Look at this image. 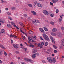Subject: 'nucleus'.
I'll use <instances>...</instances> for the list:
<instances>
[{
    "label": "nucleus",
    "instance_id": "47",
    "mask_svg": "<svg viewBox=\"0 0 64 64\" xmlns=\"http://www.w3.org/2000/svg\"><path fill=\"white\" fill-rule=\"evenodd\" d=\"M52 43H54V44H55V41H54V40H52Z\"/></svg>",
    "mask_w": 64,
    "mask_h": 64
},
{
    "label": "nucleus",
    "instance_id": "51",
    "mask_svg": "<svg viewBox=\"0 0 64 64\" xmlns=\"http://www.w3.org/2000/svg\"><path fill=\"white\" fill-rule=\"evenodd\" d=\"M24 43L25 44H26V45H27V46H28V44H27V43L26 42H24Z\"/></svg>",
    "mask_w": 64,
    "mask_h": 64
},
{
    "label": "nucleus",
    "instance_id": "2",
    "mask_svg": "<svg viewBox=\"0 0 64 64\" xmlns=\"http://www.w3.org/2000/svg\"><path fill=\"white\" fill-rule=\"evenodd\" d=\"M43 36L44 39H45L46 41H48L49 40V38H48V36L46 34H44L43 35Z\"/></svg>",
    "mask_w": 64,
    "mask_h": 64
},
{
    "label": "nucleus",
    "instance_id": "41",
    "mask_svg": "<svg viewBox=\"0 0 64 64\" xmlns=\"http://www.w3.org/2000/svg\"><path fill=\"white\" fill-rule=\"evenodd\" d=\"M61 30H64V27H63V26H62L61 28Z\"/></svg>",
    "mask_w": 64,
    "mask_h": 64
},
{
    "label": "nucleus",
    "instance_id": "54",
    "mask_svg": "<svg viewBox=\"0 0 64 64\" xmlns=\"http://www.w3.org/2000/svg\"><path fill=\"white\" fill-rule=\"evenodd\" d=\"M52 3H55V0H53L52 1Z\"/></svg>",
    "mask_w": 64,
    "mask_h": 64
},
{
    "label": "nucleus",
    "instance_id": "46",
    "mask_svg": "<svg viewBox=\"0 0 64 64\" xmlns=\"http://www.w3.org/2000/svg\"><path fill=\"white\" fill-rule=\"evenodd\" d=\"M8 19H10V20H12V18L10 16L8 17Z\"/></svg>",
    "mask_w": 64,
    "mask_h": 64
},
{
    "label": "nucleus",
    "instance_id": "26",
    "mask_svg": "<svg viewBox=\"0 0 64 64\" xmlns=\"http://www.w3.org/2000/svg\"><path fill=\"white\" fill-rule=\"evenodd\" d=\"M28 6L29 7H32V5L30 4H28Z\"/></svg>",
    "mask_w": 64,
    "mask_h": 64
},
{
    "label": "nucleus",
    "instance_id": "48",
    "mask_svg": "<svg viewBox=\"0 0 64 64\" xmlns=\"http://www.w3.org/2000/svg\"><path fill=\"white\" fill-rule=\"evenodd\" d=\"M60 49H62V48H63V46H60Z\"/></svg>",
    "mask_w": 64,
    "mask_h": 64
},
{
    "label": "nucleus",
    "instance_id": "53",
    "mask_svg": "<svg viewBox=\"0 0 64 64\" xmlns=\"http://www.w3.org/2000/svg\"><path fill=\"white\" fill-rule=\"evenodd\" d=\"M2 3H3L4 2V1H3V0H1L0 1Z\"/></svg>",
    "mask_w": 64,
    "mask_h": 64
},
{
    "label": "nucleus",
    "instance_id": "21",
    "mask_svg": "<svg viewBox=\"0 0 64 64\" xmlns=\"http://www.w3.org/2000/svg\"><path fill=\"white\" fill-rule=\"evenodd\" d=\"M35 55H36V54H33V55L32 56V58H35V57H36Z\"/></svg>",
    "mask_w": 64,
    "mask_h": 64
},
{
    "label": "nucleus",
    "instance_id": "64",
    "mask_svg": "<svg viewBox=\"0 0 64 64\" xmlns=\"http://www.w3.org/2000/svg\"><path fill=\"white\" fill-rule=\"evenodd\" d=\"M24 51H27V49H24Z\"/></svg>",
    "mask_w": 64,
    "mask_h": 64
},
{
    "label": "nucleus",
    "instance_id": "32",
    "mask_svg": "<svg viewBox=\"0 0 64 64\" xmlns=\"http://www.w3.org/2000/svg\"><path fill=\"white\" fill-rule=\"evenodd\" d=\"M53 46L54 47V48L55 49H57V46H55L54 45H53Z\"/></svg>",
    "mask_w": 64,
    "mask_h": 64
},
{
    "label": "nucleus",
    "instance_id": "28",
    "mask_svg": "<svg viewBox=\"0 0 64 64\" xmlns=\"http://www.w3.org/2000/svg\"><path fill=\"white\" fill-rule=\"evenodd\" d=\"M50 24H52V25H53L54 24V22H50Z\"/></svg>",
    "mask_w": 64,
    "mask_h": 64
},
{
    "label": "nucleus",
    "instance_id": "35",
    "mask_svg": "<svg viewBox=\"0 0 64 64\" xmlns=\"http://www.w3.org/2000/svg\"><path fill=\"white\" fill-rule=\"evenodd\" d=\"M50 16H51V17H53V16H54V14H50Z\"/></svg>",
    "mask_w": 64,
    "mask_h": 64
},
{
    "label": "nucleus",
    "instance_id": "61",
    "mask_svg": "<svg viewBox=\"0 0 64 64\" xmlns=\"http://www.w3.org/2000/svg\"><path fill=\"white\" fill-rule=\"evenodd\" d=\"M54 0V2H58V0Z\"/></svg>",
    "mask_w": 64,
    "mask_h": 64
},
{
    "label": "nucleus",
    "instance_id": "31",
    "mask_svg": "<svg viewBox=\"0 0 64 64\" xmlns=\"http://www.w3.org/2000/svg\"><path fill=\"white\" fill-rule=\"evenodd\" d=\"M14 38H16V39H18V38H17V36L14 35Z\"/></svg>",
    "mask_w": 64,
    "mask_h": 64
},
{
    "label": "nucleus",
    "instance_id": "1",
    "mask_svg": "<svg viewBox=\"0 0 64 64\" xmlns=\"http://www.w3.org/2000/svg\"><path fill=\"white\" fill-rule=\"evenodd\" d=\"M47 59L48 62H49L50 63H52L53 62L54 63L56 62V60H55V58H54L53 60L52 58L51 57H49L47 58Z\"/></svg>",
    "mask_w": 64,
    "mask_h": 64
},
{
    "label": "nucleus",
    "instance_id": "58",
    "mask_svg": "<svg viewBox=\"0 0 64 64\" xmlns=\"http://www.w3.org/2000/svg\"><path fill=\"white\" fill-rule=\"evenodd\" d=\"M11 43H13V40H11Z\"/></svg>",
    "mask_w": 64,
    "mask_h": 64
},
{
    "label": "nucleus",
    "instance_id": "13",
    "mask_svg": "<svg viewBox=\"0 0 64 64\" xmlns=\"http://www.w3.org/2000/svg\"><path fill=\"white\" fill-rule=\"evenodd\" d=\"M37 52V51L36 50H33L32 53H36V52Z\"/></svg>",
    "mask_w": 64,
    "mask_h": 64
},
{
    "label": "nucleus",
    "instance_id": "30",
    "mask_svg": "<svg viewBox=\"0 0 64 64\" xmlns=\"http://www.w3.org/2000/svg\"><path fill=\"white\" fill-rule=\"evenodd\" d=\"M50 38L52 41L53 40H54V39H53V37H52V36H50Z\"/></svg>",
    "mask_w": 64,
    "mask_h": 64
},
{
    "label": "nucleus",
    "instance_id": "38",
    "mask_svg": "<svg viewBox=\"0 0 64 64\" xmlns=\"http://www.w3.org/2000/svg\"><path fill=\"white\" fill-rule=\"evenodd\" d=\"M54 53H57V51L56 50H54Z\"/></svg>",
    "mask_w": 64,
    "mask_h": 64
},
{
    "label": "nucleus",
    "instance_id": "8",
    "mask_svg": "<svg viewBox=\"0 0 64 64\" xmlns=\"http://www.w3.org/2000/svg\"><path fill=\"white\" fill-rule=\"evenodd\" d=\"M28 38L29 40V41H31V40H33V38H32V36H31L30 37H29L28 36Z\"/></svg>",
    "mask_w": 64,
    "mask_h": 64
},
{
    "label": "nucleus",
    "instance_id": "27",
    "mask_svg": "<svg viewBox=\"0 0 64 64\" xmlns=\"http://www.w3.org/2000/svg\"><path fill=\"white\" fill-rule=\"evenodd\" d=\"M62 18H60L59 20V22H61L62 21Z\"/></svg>",
    "mask_w": 64,
    "mask_h": 64
},
{
    "label": "nucleus",
    "instance_id": "42",
    "mask_svg": "<svg viewBox=\"0 0 64 64\" xmlns=\"http://www.w3.org/2000/svg\"><path fill=\"white\" fill-rule=\"evenodd\" d=\"M63 16H64V15H63V14H62L60 16V18H62L63 17Z\"/></svg>",
    "mask_w": 64,
    "mask_h": 64
},
{
    "label": "nucleus",
    "instance_id": "12",
    "mask_svg": "<svg viewBox=\"0 0 64 64\" xmlns=\"http://www.w3.org/2000/svg\"><path fill=\"white\" fill-rule=\"evenodd\" d=\"M13 46L15 48H16V49H17V48H18V47L17 46L15 45V44H13Z\"/></svg>",
    "mask_w": 64,
    "mask_h": 64
},
{
    "label": "nucleus",
    "instance_id": "56",
    "mask_svg": "<svg viewBox=\"0 0 64 64\" xmlns=\"http://www.w3.org/2000/svg\"><path fill=\"white\" fill-rule=\"evenodd\" d=\"M35 55H39V53H36V54H35Z\"/></svg>",
    "mask_w": 64,
    "mask_h": 64
},
{
    "label": "nucleus",
    "instance_id": "11",
    "mask_svg": "<svg viewBox=\"0 0 64 64\" xmlns=\"http://www.w3.org/2000/svg\"><path fill=\"white\" fill-rule=\"evenodd\" d=\"M5 31L4 29H2L1 30V32L2 33H5Z\"/></svg>",
    "mask_w": 64,
    "mask_h": 64
},
{
    "label": "nucleus",
    "instance_id": "3",
    "mask_svg": "<svg viewBox=\"0 0 64 64\" xmlns=\"http://www.w3.org/2000/svg\"><path fill=\"white\" fill-rule=\"evenodd\" d=\"M24 59L25 61H27L28 62H30L31 63H32V60H31L29 59L26 58H24Z\"/></svg>",
    "mask_w": 64,
    "mask_h": 64
},
{
    "label": "nucleus",
    "instance_id": "29",
    "mask_svg": "<svg viewBox=\"0 0 64 64\" xmlns=\"http://www.w3.org/2000/svg\"><path fill=\"white\" fill-rule=\"evenodd\" d=\"M8 14H7L8 15H11V14L10 13V12H7Z\"/></svg>",
    "mask_w": 64,
    "mask_h": 64
},
{
    "label": "nucleus",
    "instance_id": "19",
    "mask_svg": "<svg viewBox=\"0 0 64 64\" xmlns=\"http://www.w3.org/2000/svg\"><path fill=\"white\" fill-rule=\"evenodd\" d=\"M29 46L30 47L33 48V47H34V45L33 44H30V45Z\"/></svg>",
    "mask_w": 64,
    "mask_h": 64
},
{
    "label": "nucleus",
    "instance_id": "59",
    "mask_svg": "<svg viewBox=\"0 0 64 64\" xmlns=\"http://www.w3.org/2000/svg\"><path fill=\"white\" fill-rule=\"evenodd\" d=\"M24 17H26L27 16V15L26 14H24Z\"/></svg>",
    "mask_w": 64,
    "mask_h": 64
},
{
    "label": "nucleus",
    "instance_id": "50",
    "mask_svg": "<svg viewBox=\"0 0 64 64\" xmlns=\"http://www.w3.org/2000/svg\"><path fill=\"white\" fill-rule=\"evenodd\" d=\"M31 32V34H33V32L32 31H30Z\"/></svg>",
    "mask_w": 64,
    "mask_h": 64
},
{
    "label": "nucleus",
    "instance_id": "55",
    "mask_svg": "<svg viewBox=\"0 0 64 64\" xmlns=\"http://www.w3.org/2000/svg\"><path fill=\"white\" fill-rule=\"evenodd\" d=\"M16 54H18L19 53V52H18V51H17L16 52Z\"/></svg>",
    "mask_w": 64,
    "mask_h": 64
},
{
    "label": "nucleus",
    "instance_id": "20",
    "mask_svg": "<svg viewBox=\"0 0 64 64\" xmlns=\"http://www.w3.org/2000/svg\"><path fill=\"white\" fill-rule=\"evenodd\" d=\"M35 21L36 23H40V22H39V21L37 20H35Z\"/></svg>",
    "mask_w": 64,
    "mask_h": 64
},
{
    "label": "nucleus",
    "instance_id": "43",
    "mask_svg": "<svg viewBox=\"0 0 64 64\" xmlns=\"http://www.w3.org/2000/svg\"><path fill=\"white\" fill-rule=\"evenodd\" d=\"M32 23L34 25H35V21H32Z\"/></svg>",
    "mask_w": 64,
    "mask_h": 64
},
{
    "label": "nucleus",
    "instance_id": "25",
    "mask_svg": "<svg viewBox=\"0 0 64 64\" xmlns=\"http://www.w3.org/2000/svg\"><path fill=\"white\" fill-rule=\"evenodd\" d=\"M20 31L21 32H22V33L23 34H25V33L24 32H23V30H20Z\"/></svg>",
    "mask_w": 64,
    "mask_h": 64
},
{
    "label": "nucleus",
    "instance_id": "45",
    "mask_svg": "<svg viewBox=\"0 0 64 64\" xmlns=\"http://www.w3.org/2000/svg\"><path fill=\"white\" fill-rule=\"evenodd\" d=\"M22 37L24 40H25V38H24V37L23 36H22Z\"/></svg>",
    "mask_w": 64,
    "mask_h": 64
},
{
    "label": "nucleus",
    "instance_id": "9",
    "mask_svg": "<svg viewBox=\"0 0 64 64\" xmlns=\"http://www.w3.org/2000/svg\"><path fill=\"white\" fill-rule=\"evenodd\" d=\"M57 31V29L55 28H54L52 30V31L53 32H56Z\"/></svg>",
    "mask_w": 64,
    "mask_h": 64
},
{
    "label": "nucleus",
    "instance_id": "5",
    "mask_svg": "<svg viewBox=\"0 0 64 64\" xmlns=\"http://www.w3.org/2000/svg\"><path fill=\"white\" fill-rule=\"evenodd\" d=\"M39 30L41 32H44V30H43V29L42 28H39Z\"/></svg>",
    "mask_w": 64,
    "mask_h": 64
},
{
    "label": "nucleus",
    "instance_id": "16",
    "mask_svg": "<svg viewBox=\"0 0 64 64\" xmlns=\"http://www.w3.org/2000/svg\"><path fill=\"white\" fill-rule=\"evenodd\" d=\"M51 35H52V36H56V34L55 33H51Z\"/></svg>",
    "mask_w": 64,
    "mask_h": 64
},
{
    "label": "nucleus",
    "instance_id": "10",
    "mask_svg": "<svg viewBox=\"0 0 64 64\" xmlns=\"http://www.w3.org/2000/svg\"><path fill=\"white\" fill-rule=\"evenodd\" d=\"M37 5V6L38 7H41L42 6V4H38Z\"/></svg>",
    "mask_w": 64,
    "mask_h": 64
},
{
    "label": "nucleus",
    "instance_id": "36",
    "mask_svg": "<svg viewBox=\"0 0 64 64\" xmlns=\"http://www.w3.org/2000/svg\"><path fill=\"white\" fill-rule=\"evenodd\" d=\"M2 51H0V55H2Z\"/></svg>",
    "mask_w": 64,
    "mask_h": 64
},
{
    "label": "nucleus",
    "instance_id": "40",
    "mask_svg": "<svg viewBox=\"0 0 64 64\" xmlns=\"http://www.w3.org/2000/svg\"><path fill=\"white\" fill-rule=\"evenodd\" d=\"M56 13H58V12H59V10H58V9H57L56 10Z\"/></svg>",
    "mask_w": 64,
    "mask_h": 64
},
{
    "label": "nucleus",
    "instance_id": "63",
    "mask_svg": "<svg viewBox=\"0 0 64 64\" xmlns=\"http://www.w3.org/2000/svg\"><path fill=\"white\" fill-rule=\"evenodd\" d=\"M21 64H25L24 63V62H22L21 63Z\"/></svg>",
    "mask_w": 64,
    "mask_h": 64
},
{
    "label": "nucleus",
    "instance_id": "62",
    "mask_svg": "<svg viewBox=\"0 0 64 64\" xmlns=\"http://www.w3.org/2000/svg\"><path fill=\"white\" fill-rule=\"evenodd\" d=\"M22 23L21 22H19V24H20V25H21Z\"/></svg>",
    "mask_w": 64,
    "mask_h": 64
},
{
    "label": "nucleus",
    "instance_id": "15",
    "mask_svg": "<svg viewBox=\"0 0 64 64\" xmlns=\"http://www.w3.org/2000/svg\"><path fill=\"white\" fill-rule=\"evenodd\" d=\"M0 22L2 23H4V22H5V21H4V20H0Z\"/></svg>",
    "mask_w": 64,
    "mask_h": 64
},
{
    "label": "nucleus",
    "instance_id": "24",
    "mask_svg": "<svg viewBox=\"0 0 64 64\" xmlns=\"http://www.w3.org/2000/svg\"><path fill=\"white\" fill-rule=\"evenodd\" d=\"M12 10H15L16 8H15L14 7H12Z\"/></svg>",
    "mask_w": 64,
    "mask_h": 64
},
{
    "label": "nucleus",
    "instance_id": "57",
    "mask_svg": "<svg viewBox=\"0 0 64 64\" xmlns=\"http://www.w3.org/2000/svg\"><path fill=\"white\" fill-rule=\"evenodd\" d=\"M17 29H18V30H19V28H18V26L16 27Z\"/></svg>",
    "mask_w": 64,
    "mask_h": 64
},
{
    "label": "nucleus",
    "instance_id": "34",
    "mask_svg": "<svg viewBox=\"0 0 64 64\" xmlns=\"http://www.w3.org/2000/svg\"><path fill=\"white\" fill-rule=\"evenodd\" d=\"M32 38H33L34 39H36V36H32Z\"/></svg>",
    "mask_w": 64,
    "mask_h": 64
},
{
    "label": "nucleus",
    "instance_id": "4",
    "mask_svg": "<svg viewBox=\"0 0 64 64\" xmlns=\"http://www.w3.org/2000/svg\"><path fill=\"white\" fill-rule=\"evenodd\" d=\"M43 12L44 14H45L46 15H48L49 13L47 11L45 10H43Z\"/></svg>",
    "mask_w": 64,
    "mask_h": 64
},
{
    "label": "nucleus",
    "instance_id": "18",
    "mask_svg": "<svg viewBox=\"0 0 64 64\" xmlns=\"http://www.w3.org/2000/svg\"><path fill=\"white\" fill-rule=\"evenodd\" d=\"M0 47H1L2 48H3V49H5V47L2 45V44H1L0 46Z\"/></svg>",
    "mask_w": 64,
    "mask_h": 64
},
{
    "label": "nucleus",
    "instance_id": "7",
    "mask_svg": "<svg viewBox=\"0 0 64 64\" xmlns=\"http://www.w3.org/2000/svg\"><path fill=\"white\" fill-rule=\"evenodd\" d=\"M7 26L8 28H12V26L10 24H7Z\"/></svg>",
    "mask_w": 64,
    "mask_h": 64
},
{
    "label": "nucleus",
    "instance_id": "14",
    "mask_svg": "<svg viewBox=\"0 0 64 64\" xmlns=\"http://www.w3.org/2000/svg\"><path fill=\"white\" fill-rule=\"evenodd\" d=\"M64 42V39H62V42H61L62 45H63Z\"/></svg>",
    "mask_w": 64,
    "mask_h": 64
},
{
    "label": "nucleus",
    "instance_id": "23",
    "mask_svg": "<svg viewBox=\"0 0 64 64\" xmlns=\"http://www.w3.org/2000/svg\"><path fill=\"white\" fill-rule=\"evenodd\" d=\"M44 43H45V46H47V45H48V42H44Z\"/></svg>",
    "mask_w": 64,
    "mask_h": 64
},
{
    "label": "nucleus",
    "instance_id": "33",
    "mask_svg": "<svg viewBox=\"0 0 64 64\" xmlns=\"http://www.w3.org/2000/svg\"><path fill=\"white\" fill-rule=\"evenodd\" d=\"M44 42H42L41 44V45H42V46H43V45H44Z\"/></svg>",
    "mask_w": 64,
    "mask_h": 64
},
{
    "label": "nucleus",
    "instance_id": "37",
    "mask_svg": "<svg viewBox=\"0 0 64 64\" xmlns=\"http://www.w3.org/2000/svg\"><path fill=\"white\" fill-rule=\"evenodd\" d=\"M4 53L5 56H6V55H7V53H6V52H4Z\"/></svg>",
    "mask_w": 64,
    "mask_h": 64
},
{
    "label": "nucleus",
    "instance_id": "49",
    "mask_svg": "<svg viewBox=\"0 0 64 64\" xmlns=\"http://www.w3.org/2000/svg\"><path fill=\"white\" fill-rule=\"evenodd\" d=\"M42 62H43L44 63H45V61L44 60H42Z\"/></svg>",
    "mask_w": 64,
    "mask_h": 64
},
{
    "label": "nucleus",
    "instance_id": "52",
    "mask_svg": "<svg viewBox=\"0 0 64 64\" xmlns=\"http://www.w3.org/2000/svg\"><path fill=\"white\" fill-rule=\"evenodd\" d=\"M40 44H38V46H40Z\"/></svg>",
    "mask_w": 64,
    "mask_h": 64
},
{
    "label": "nucleus",
    "instance_id": "6",
    "mask_svg": "<svg viewBox=\"0 0 64 64\" xmlns=\"http://www.w3.org/2000/svg\"><path fill=\"white\" fill-rule=\"evenodd\" d=\"M31 12L33 14V15H36V13L35 12H34V11H32Z\"/></svg>",
    "mask_w": 64,
    "mask_h": 64
},
{
    "label": "nucleus",
    "instance_id": "44",
    "mask_svg": "<svg viewBox=\"0 0 64 64\" xmlns=\"http://www.w3.org/2000/svg\"><path fill=\"white\" fill-rule=\"evenodd\" d=\"M50 4L51 5H52V6H53V4L51 2H50Z\"/></svg>",
    "mask_w": 64,
    "mask_h": 64
},
{
    "label": "nucleus",
    "instance_id": "60",
    "mask_svg": "<svg viewBox=\"0 0 64 64\" xmlns=\"http://www.w3.org/2000/svg\"><path fill=\"white\" fill-rule=\"evenodd\" d=\"M10 64H14V63L13 62H12L10 63Z\"/></svg>",
    "mask_w": 64,
    "mask_h": 64
},
{
    "label": "nucleus",
    "instance_id": "17",
    "mask_svg": "<svg viewBox=\"0 0 64 64\" xmlns=\"http://www.w3.org/2000/svg\"><path fill=\"white\" fill-rule=\"evenodd\" d=\"M44 28L46 31H48V29H47V28H46L44 27Z\"/></svg>",
    "mask_w": 64,
    "mask_h": 64
},
{
    "label": "nucleus",
    "instance_id": "22",
    "mask_svg": "<svg viewBox=\"0 0 64 64\" xmlns=\"http://www.w3.org/2000/svg\"><path fill=\"white\" fill-rule=\"evenodd\" d=\"M11 24L12 25H14L15 24L13 22H10Z\"/></svg>",
    "mask_w": 64,
    "mask_h": 64
},
{
    "label": "nucleus",
    "instance_id": "39",
    "mask_svg": "<svg viewBox=\"0 0 64 64\" xmlns=\"http://www.w3.org/2000/svg\"><path fill=\"white\" fill-rule=\"evenodd\" d=\"M40 40H42L43 41H44V39H43V38H42L41 37H40Z\"/></svg>",
    "mask_w": 64,
    "mask_h": 64
}]
</instances>
